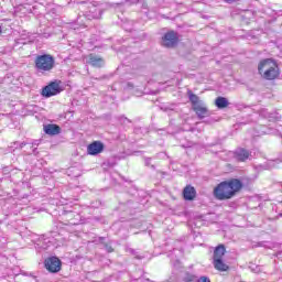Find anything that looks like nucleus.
<instances>
[{
    "label": "nucleus",
    "instance_id": "f257e3e1",
    "mask_svg": "<svg viewBox=\"0 0 282 282\" xmlns=\"http://www.w3.org/2000/svg\"><path fill=\"white\" fill-rule=\"evenodd\" d=\"M242 186L241 181L237 178L221 182L214 188V197L220 202H224V199H232V197L241 191Z\"/></svg>",
    "mask_w": 282,
    "mask_h": 282
},
{
    "label": "nucleus",
    "instance_id": "f03ea898",
    "mask_svg": "<svg viewBox=\"0 0 282 282\" xmlns=\"http://www.w3.org/2000/svg\"><path fill=\"white\" fill-rule=\"evenodd\" d=\"M258 70L265 80H274V78L279 77V66L275 61L270 58L260 62Z\"/></svg>",
    "mask_w": 282,
    "mask_h": 282
},
{
    "label": "nucleus",
    "instance_id": "7ed1b4c3",
    "mask_svg": "<svg viewBox=\"0 0 282 282\" xmlns=\"http://www.w3.org/2000/svg\"><path fill=\"white\" fill-rule=\"evenodd\" d=\"M56 67V59L51 54L37 55L34 59V68L40 74L52 72Z\"/></svg>",
    "mask_w": 282,
    "mask_h": 282
},
{
    "label": "nucleus",
    "instance_id": "20e7f679",
    "mask_svg": "<svg viewBox=\"0 0 282 282\" xmlns=\"http://www.w3.org/2000/svg\"><path fill=\"white\" fill-rule=\"evenodd\" d=\"M189 102L193 105V110L195 111L196 116L202 120L204 118H208L209 112L206 104L199 99V96L188 91Z\"/></svg>",
    "mask_w": 282,
    "mask_h": 282
},
{
    "label": "nucleus",
    "instance_id": "39448f33",
    "mask_svg": "<svg viewBox=\"0 0 282 282\" xmlns=\"http://www.w3.org/2000/svg\"><path fill=\"white\" fill-rule=\"evenodd\" d=\"M61 91H63L61 84H58V82H52L42 89V96L44 98H52V96H57Z\"/></svg>",
    "mask_w": 282,
    "mask_h": 282
},
{
    "label": "nucleus",
    "instance_id": "423d86ee",
    "mask_svg": "<svg viewBox=\"0 0 282 282\" xmlns=\"http://www.w3.org/2000/svg\"><path fill=\"white\" fill-rule=\"evenodd\" d=\"M61 259H58L57 257H51L44 261V267L48 272H52L53 274H55L56 272H61Z\"/></svg>",
    "mask_w": 282,
    "mask_h": 282
},
{
    "label": "nucleus",
    "instance_id": "0eeeda50",
    "mask_svg": "<svg viewBox=\"0 0 282 282\" xmlns=\"http://www.w3.org/2000/svg\"><path fill=\"white\" fill-rule=\"evenodd\" d=\"M177 33H175V31H169L162 37V45L163 47H175V45H177Z\"/></svg>",
    "mask_w": 282,
    "mask_h": 282
},
{
    "label": "nucleus",
    "instance_id": "6e6552de",
    "mask_svg": "<svg viewBox=\"0 0 282 282\" xmlns=\"http://www.w3.org/2000/svg\"><path fill=\"white\" fill-rule=\"evenodd\" d=\"M105 151V144L100 141H94L87 145L88 155H100Z\"/></svg>",
    "mask_w": 282,
    "mask_h": 282
},
{
    "label": "nucleus",
    "instance_id": "1a4fd4ad",
    "mask_svg": "<svg viewBox=\"0 0 282 282\" xmlns=\"http://www.w3.org/2000/svg\"><path fill=\"white\" fill-rule=\"evenodd\" d=\"M234 155L238 162H246L250 158V152L243 148H239L235 151Z\"/></svg>",
    "mask_w": 282,
    "mask_h": 282
},
{
    "label": "nucleus",
    "instance_id": "9d476101",
    "mask_svg": "<svg viewBox=\"0 0 282 282\" xmlns=\"http://www.w3.org/2000/svg\"><path fill=\"white\" fill-rule=\"evenodd\" d=\"M44 132L46 135H58V133H61V127L58 124L48 123L44 126Z\"/></svg>",
    "mask_w": 282,
    "mask_h": 282
},
{
    "label": "nucleus",
    "instance_id": "9b49d317",
    "mask_svg": "<svg viewBox=\"0 0 282 282\" xmlns=\"http://www.w3.org/2000/svg\"><path fill=\"white\" fill-rule=\"evenodd\" d=\"M102 12L104 11L100 8H93L85 13V17L88 19V21H91V19H101Z\"/></svg>",
    "mask_w": 282,
    "mask_h": 282
},
{
    "label": "nucleus",
    "instance_id": "f8f14e48",
    "mask_svg": "<svg viewBox=\"0 0 282 282\" xmlns=\"http://www.w3.org/2000/svg\"><path fill=\"white\" fill-rule=\"evenodd\" d=\"M195 195H197V192L195 191V187L191 185H187L183 189L184 199H186L187 202H192V199H195Z\"/></svg>",
    "mask_w": 282,
    "mask_h": 282
},
{
    "label": "nucleus",
    "instance_id": "ddd939ff",
    "mask_svg": "<svg viewBox=\"0 0 282 282\" xmlns=\"http://www.w3.org/2000/svg\"><path fill=\"white\" fill-rule=\"evenodd\" d=\"M87 63H88V65H91L93 67H102V65H105V59H102L94 54H90Z\"/></svg>",
    "mask_w": 282,
    "mask_h": 282
},
{
    "label": "nucleus",
    "instance_id": "4468645a",
    "mask_svg": "<svg viewBox=\"0 0 282 282\" xmlns=\"http://www.w3.org/2000/svg\"><path fill=\"white\" fill-rule=\"evenodd\" d=\"M226 254V247L224 245H219L214 250V260H220L224 259V256Z\"/></svg>",
    "mask_w": 282,
    "mask_h": 282
},
{
    "label": "nucleus",
    "instance_id": "2eb2a0df",
    "mask_svg": "<svg viewBox=\"0 0 282 282\" xmlns=\"http://www.w3.org/2000/svg\"><path fill=\"white\" fill-rule=\"evenodd\" d=\"M214 268L220 272H226L228 270V264L224 263V260L216 259L214 260Z\"/></svg>",
    "mask_w": 282,
    "mask_h": 282
},
{
    "label": "nucleus",
    "instance_id": "dca6fc26",
    "mask_svg": "<svg viewBox=\"0 0 282 282\" xmlns=\"http://www.w3.org/2000/svg\"><path fill=\"white\" fill-rule=\"evenodd\" d=\"M215 105L218 109H226L228 107V99L225 97H217L215 100Z\"/></svg>",
    "mask_w": 282,
    "mask_h": 282
},
{
    "label": "nucleus",
    "instance_id": "f3484780",
    "mask_svg": "<svg viewBox=\"0 0 282 282\" xmlns=\"http://www.w3.org/2000/svg\"><path fill=\"white\" fill-rule=\"evenodd\" d=\"M30 144V149H32V153L34 155H39V152L36 151V147H39V144H41V140H34L33 142L29 143Z\"/></svg>",
    "mask_w": 282,
    "mask_h": 282
},
{
    "label": "nucleus",
    "instance_id": "a211bd4d",
    "mask_svg": "<svg viewBox=\"0 0 282 282\" xmlns=\"http://www.w3.org/2000/svg\"><path fill=\"white\" fill-rule=\"evenodd\" d=\"M28 144H30V142H19V141H15L13 143H11V149H23V147H28Z\"/></svg>",
    "mask_w": 282,
    "mask_h": 282
},
{
    "label": "nucleus",
    "instance_id": "6ab92c4d",
    "mask_svg": "<svg viewBox=\"0 0 282 282\" xmlns=\"http://www.w3.org/2000/svg\"><path fill=\"white\" fill-rule=\"evenodd\" d=\"M184 281L185 282H197V276L194 274L186 273Z\"/></svg>",
    "mask_w": 282,
    "mask_h": 282
},
{
    "label": "nucleus",
    "instance_id": "aec40b11",
    "mask_svg": "<svg viewBox=\"0 0 282 282\" xmlns=\"http://www.w3.org/2000/svg\"><path fill=\"white\" fill-rule=\"evenodd\" d=\"M251 271L254 272L256 274H259V272H261V267L259 265H253L250 267Z\"/></svg>",
    "mask_w": 282,
    "mask_h": 282
},
{
    "label": "nucleus",
    "instance_id": "412c9836",
    "mask_svg": "<svg viewBox=\"0 0 282 282\" xmlns=\"http://www.w3.org/2000/svg\"><path fill=\"white\" fill-rule=\"evenodd\" d=\"M196 282H210V279L208 276H200Z\"/></svg>",
    "mask_w": 282,
    "mask_h": 282
},
{
    "label": "nucleus",
    "instance_id": "4be33fe9",
    "mask_svg": "<svg viewBox=\"0 0 282 282\" xmlns=\"http://www.w3.org/2000/svg\"><path fill=\"white\" fill-rule=\"evenodd\" d=\"M117 162H118V158H115L112 161L108 162V166H116Z\"/></svg>",
    "mask_w": 282,
    "mask_h": 282
},
{
    "label": "nucleus",
    "instance_id": "5701e85b",
    "mask_svg": "<svg viewBox=\"0 0 282 282\" xmlns=\"http://www.w3.org/2000/svg\"><path fill=\"white\" fill-rule=\"evenodd\" d=\"M140 0H128V3H138Z\"/></svg>",
    "mask_w": 282,
    "mask_h": 282
},
{
    "label": "nucleus",
    "instance_id": "b1692460",
    "mask_svg": "<svg viewBox=\"0 0 282 282\" xmlns=\"http://www.w3.org/2000/svg\"><path fill=\"white\" fill-rule=\"evenodd\" d=\"M107 252H113V249L108 248V249H107Z\"/></svg>",
    "mask_w": 282,
    "mask_h": 282
},
{
    "label": "nucleus",
    "instance_id": "393cba45",
    "mask_svg": "<svg viewBox=\"0 0 282 282\" xmlns=\"http://www.w3.org/2000/svg\"><path fill=\"white\" fill-rule=\"evenodd\" d=\"M2 32H3V29H2L1 25H0V34H2Z\"/></svg>",
    "mask_w": 282,
    "mask_h": 282
},
{
    "label": "nucleus",
    "instance_id": "a878e982",
    "mask_svg": "<svg viewBox=\"0 0 282 282\" xmlns=\"http://www.w3.org/2000/svg\"><path fill=\"white\" fill-rule=\"evenodd\" d=\"M121 120H127V118H124V117H121Z\"/></svg>",
    "mask_w": 282,
    "mask_h": 282
}]
</instances>
